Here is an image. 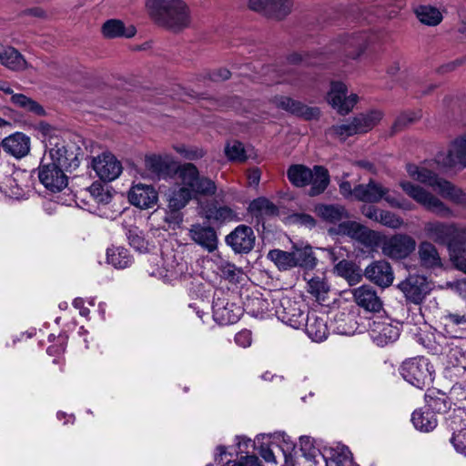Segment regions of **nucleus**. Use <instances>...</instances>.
<instances>
[{"label": "nucleus", "mask_w": 466, "mask_h": 466, "mask_svg": "<svg viewBox=\"0 0 466 466\" xmlns=\"http://www.w3.org/2000/svg\"><path fill=\"white\" fill-rule=\"evenodd\" d=\"M332 457L336 466H356L353 461L352 453L346 446H342L339 451H335Z\"/></svg>", "instance_id": "5fc2aeb1"}, {"label": "nucleus", "mask_w": 466, "mask_h": 466, "mask_svg": "<svg viewBox=\"0 0 466 466\" xmlns=\"http://www.w3.org/2000/svg\"><path fill=\"white\" fill-rule=\"evenodd\" d=\"M381 117V112L371 111L354 117L350 122L332 126L327 134L345 140L353 135L368 132L379 123Z\"/></svg>", "instance_id": "9b49d317"}, {"label": "nucleus", "mask_w": 466, "mask_h": 466, "mask_svg": "<svg viewBox=\"0 0 466 466\" xmlns=\"http://www.w3.org/2000/svg\"><path fill=\"white\" fill-rule=\"evenodd\" d=\"M315 212L321 219L328 223L334 225L339 223L337 226H335V228L339 227L341 223H344L345 221H342L343 219L349 218L348 211L341 205L320 204L316 206ZM348 221L349 220L346 222ZM332 228H334V227L329 229V233L333 236H338L337 234L330 233V229Z\"/></svg>", "instance_id": "cd10ccee"}, {"label": "nucleus", "mask_w": 466, "mask_h": 466, "mask_svg": "<svg viewBox=\"0 0 466 466\" xmlns=\"http://www.w3.org/2000/svg\"><path fill=\"white\" fill-rule=\"evenodd\" d=\"M451 260L459 270L466 274V247L465 244L455 245L449 250Z\"/></svg>", "instance_id": "3c124183"}, {"label": "nucleus", "mask_w": 466, "mask_h": 466, "mask_svg": "<svg viewBox=\"0 0 466 466\" xmlns=\"http://www.w3.org/2000/svg\"><path fill=\"white\" fill-rule=\"evenodd\" d=\"M268 258L271 260L279 270H289L296 268L295 258L291 251L272 249L268 253Z\"/></svg>", "instance_id": "37998d69"}, {"label": "nucleus", "mask_w": 466, "mask_h": 466, "mask_svg": "<svg viewBox=\"0 0 466 466\" xmlns=\"http://www.w3.org/2000/svg\"><path fill=\"white\" fill-rule=\"evenodd\" d=\"M128 199L132 205L147 209L157 204L158 194L152 186L138 183L130 188Z\"/></svg>", "instance_id": "4be33fe9"}, {"label": "nucleus", "mask_w": 466, "mask_h": 466, "mask_svg": "<svg viewBox=\"0 0 466 466\" xmlns=\"http://www.w3.org/2000/svg\"><path fill=\"white\" fill-rule=\"evenodd\" d=\"M129 245L140 253L149 251V243L145 239L143 232L137 227H130L127 231Z\"/></svg>", "instance_id": "09e8293b"}, {"label": "nucleus", "mask_w": 466, "mask_h": 466, "mask_svg": "<svg viewBox=\"0 0 466 466\" xmlns=\"http://www.w3.org/2000/svg\"><path fill=\"white\" fill-rule=\"evenodd\" d=\"M10 102L23 111L34 116H41L45 115L44 107L33 98L20 93H16L10 97Z\"/></svg>", "instance_id": "a19ab883"}, {"label": "nucleus", "mask_w": 466, "mask_h": 466, "mask_svg": "<svg viewBox=\"0 0 466 466\" xmlns=\"http://www.w3.org/2000/svg\"><path fill=\"white\" fill-rule=\"evenodd\" d=\"M177 180L168 192L167 208L173 218L177 222H181L182 217L178 211L198 196H213L217 191V186L212 179L200 176L198 167L191 163L178 165Z\"/></svg>", "instance_id": "f03ea898"}, {"label": "nucleus", "mask_w": 466, "mask_h": 466, "mask_svg": "<svg viewBox=\"0 0 466 466\" xmlns=\"http://www.w3.org/2000/svg\"><path fill=\"white\" fill-rule=\"evenodd\" d=\"M433 366L425 357L411 358L400 367L403 379L418 389H423L433 381Z\"/></svg>", "instance_id": "9d476101"}, {"label": "nucleus", "mask_w": 466, "mask_h": 466, "mask_svg": "<svg viewBox=\"0 0 466 466\" xmlns=\"http://www.w3.org/2000/svg\"><path fill=\"white\" fill-rule=\"evenodd\" d=\"M370 339L380 347L394 342L400 336V329L392 322H368L367 329Z\"/></svg>", "instance_id": "aec40b11"}, {"label": "nucleus", "mask_w": 466, "mask_h": 466, "mask_svg": "<svg viewBox=\"0 0 466 466\" xmlns=\"http://www.w3.org/2000/svg\"><path fill=\"white\" fill-rule=\"evenodd\" d=\"M273 103L277 107L307 120L317 118L319 116V110L317 107H309L288 96H276Z\"/></svg>", "instance_id": "b1692460"}, {"label": "nucleus", "mask_w": 466, "mask_h": 466, "mask_svg": "<svg viewBox=\"0 0 466 466\" xmlns=\"http://www.w3.org/2000/svg\"><path fill=\"white\" fill-rule=\"evenodd\" d=\"M204 217L208 221L219 225L239 219L238 213L228 206H212L205 211Z\"/></svg>", "instance_id": "f704fd0d"}, {"label": "nucleus", "mask_w": 466, "mask_h": 466, "mask_svg": "<svg viewBox=\"0 0 466 466\" xmlns=\"http://www.w3.org/2000/svg\"><path fill=\"white\" fill-rule=\"evenodd\" d=\"M89 190L97 203H108L110 201L111 196L105 192L99 184H92Z\"/></svg>", "instance_id": "4d7b16f0"}, {"label": "nucleus", "mask_w": 466, "mask_h": 466, "mask_svg": "<svg viewBox=\"0 0 466 466\" xmlns=\"http://www.w3.org/2000/svg\"><path fill=\"white\" fill-rule=\"evenodd\" d=\"M398 288L408 300L415 304L421 302L431 290L426 278L420 275H410L398 285Z\"/></svg>", "instance_id": "6ab92c4d"}, {"label": "nucleus", "mask_w": 466, "mask_h": 466, "mask_svg": "<svg viewBox=\"0 0 466 466\" xmlns=\"http://www.w3.org/2000/svg\"><path fill=\"white\" fill-rule=\"evenodd\" d=\"M330 233L347 235L366 248L379 247L381 253L392 260L404 259L416 248V241L407 234L397 233L386 236L356 221L341 223L339 227L330 229Z\"/></svg>", "instance_id": "f257e3e1"}, {"label": "nucleus", "mask_w": 466, "mask_h": 466, "mask_svg": "<svg viewBox=\"0 0 466 466\" xmlns=\"http://www.w3.org/2000/svg\"><path fill=\"white\" fill-rule=\"evenodd\" d=\"M292 253L295 258L296 267L306 269H313L316 267L318 259L310 245L303 242L295 243L292 246Z\"/></svg>", "instance_id": "2f4dec72"}, {"label": "nucleus", "mask_w": 466, "mask_h": 466, "mask_svg": "<svg viewBox=\"0 0 466 466\" xmlns=\"http://www.w3.org/2000/svg\"><path fill=\"white\" fill-rule=\"evenodd\" d=\"M382 199L390 207L404 211H410L415 208L400 192L391 190L374 179H370L367 184H360L355 187V200L378 203Z\"/></svg>", "instance_id": "39448f33"}, {"label": "nucleus", "mask_w": 466, "mask_h": 466, "mask_svg": "<svg viewBox=\"0 0 466 466\" xmlns=\"http://www.w3.org/2000/svg\"><path fill=\"white\" fill-rule=\"evenodd\" d=\"M153 259L157 260V268L147 269L150 276L162 279L166 282H171L184 273L185 267L183 264L177 263L176 266H171L170 268H166L158 266L160 259L157 257H154Z\"/></svg>", "instance_id": "79ce46f5"}, {"label": "nucleus", "mask_w": 466, "mask_h": 466, "mask_svg": "<svg viewBox=\"0 0 466 466\" xmlns=\"http://www.w3.org/2000/svg\"><path fill=\"white\" fill-rule=\"evenodd\" d=\"M222 277L231 283H240L243 279L244 272L241 268L228 261H221L218 266Z\"/></svg>", "instance_id": "8fccbe9b"}, {"label": "nucleus", "mask_w": 466, "mask_h": 466, "mask_svg": "<svg viewBox=\"0 0 466 466\" xmlns=\"http://www.w3.org/2000/svg\"><path fill=\"white\" fill-rule=\"evenodd\" d=\"M378 223L392 229H398L403 226L404 221L399 215L382 209Z\"/></svg>", "instance_id": "603ef678"}, {"label": "nucleus", "mask_w": 466, "mask_h": 466, "mask_svg": "<svg viewBox=\"0 0 466 466\" xmlns=\"http://www.w3.org/2000/svg\"><path fill=\"white\" fill-rule=\"evenodd\" d=\"M235 341L243 348L248 347L251 344V332L247 329L241 330L236 334Z\"/></svg>", "instance_id": "052dcab7"}, {"label": "nucleus", "mask_w": 466, "mask_h": 466, "mask_svg": "<svg viewBox=\"0 0 466 466\" xmlns=\"http://www.w3.org/2000/svg\"><path fill=\"white\" fill-rule=\"evenodd\" d=\"M426 408L434 415L445 413L451 408L450 398L442 391L429 390L425 394Z\"/></svg>", "instance_id": "473e14b6"}, {"label": "nucleus", "mask_w": 466, "mask_h": 466, "mask_svg": "<svg viewBox=\"0 0 466 466\" xmlns=\"http://www.w3.org/2000/svg\"><path fill=\"white\" fill-rule=\"evenodd\" d=\"M412 327L410 332L417 338L420 344L430 343L436 340V335L442 334L438 328L433 327L430 322H410Z\"/></svg>", "instance_id": "ea45409f"}, {"label": "nucleus", "mask_w": 466, "mask_h": 466, "mask_svg": "<svg viewBox=\"0 0 466 466\" xmlns=\"http://www.w3.org/2000/svg\"><path fill=\"white\" fill-rule=\"evenodd\" d=\"M381 210L382 209H380L377 207L368 206V207L362 208L361 211H362V214L366 218H368L373 221L379 222V218L380 216Z\"/></svg>", "instance_id": "e2e57ef3"}, {"label": "nucleus", "mask_w": 466, "mask_h": 466, "mask_svg": "<svg viewBox=\"0 0 466 466\" xmlns=\"http://www.w3.org/2000/svg\"><path fill=\"white\" fill-rule=\"evenodd\" d=\"M44 143L45 154L41 159L44 163L57 165L72 171L79 167L80 161L76 153L69 147L57 130H47L45 133Z\"/></svg>", "instance_id": "423d86ee"}, {"label": "nucleus", "mask_w": 466, "mask_h": 466, "mask_svg": "<svg viewBox=\"0 0 466 466\" xmlns=\"http://www.w3.org/2000/svg\"><path fill=\"white\" fill-rule=\"evenodd\" d=\"M419 258L423 267L429 268H441V258L436 247L429 242L423 241L419 246Z\"/></svg>", "instance_id": "e433bc0d"}, {"label": "nucleus", "mask_w": 466, "mask_h": 466, "mask_svg": "<svg viewBox=\"0 0 466 466\" xmlns=\"http://www.w3.org/2000/svg\"><path fill=\"white\" fill-rule=\"evenodd\" d=\"M347 86L340 81L332 82L327 95L328 103L339 114H348L358 102L356 94L347 95Z\"/></svg>", "instance_id": "ddd939ff"}, {"label": "nucleus", "mask_w": 466, "mask_h": 466, "mask_svg": "<svg viewBox=\"0 0 466 466\" xmlns=\"http://www.w3.org/2000/svg\"><path fill=\"white\" fill-rule=\"evenodd\" d=\"M73 306L79 309V315L81 318H89L90 310L88 308L85 307V301L81 298H76L73 301Z\"/></svg>", "instance_id": "0e129e2a"}, {"label": "nucleus", "mask_w": 466, "mask_h": 466, "mask_svg": "<svg viewBox=\"0 0 466 466\" xmlns=\"http://www.w3.org/2000/svg\"><path fill=\"white\" fill-rule=\"evenodd\" d=\"M0 64L11 71L20 72L28 68L29 65L24 56L13 46H5L0 50Z\"/></svg>", "instance_id": "7c9ffc66"}, {"label": "nucleus", "mask_w": 466, "mask_h": 466, "mask_svg": "<svg viewBox=\"0 0 466 466\" xmlns=\"http://www.w3.org/2000/svg\"><path fill=\"white\" fill-rule=\"evenodd\" d=\"M436 163L426 161L420 165L407 164L406 171L410 178L432 188L439 196L459 206H466V192L450 181L441 177Z\"/></svg>", "instance_id": "7ed1b4c3"}, {"label": "nucleus", "mask_w": 466, "mask_h": 466, "mask_svg": "<svg viewBox=\"0 0 466 466\" xmlns=\"http://www.w3.org/2000/svg\"><path fill=\"white\" fill-rule=\"evenodd\" d=\"M37 170L39 181L51 192L62 191L68 183L66 172L72 171L57 165L44 163V160H41Z\"/></svg>", "instance_id": "f8f14e48"}, {"label": "nucleus", "mask_w": 466, "mask_h": 466, "mask_svg": "<svg viewBox=\"0 0 466 466\" xmlns=\"http://www.w3.org/2000/svg\"><path fill=\"white\" fill-rule=\"evenodd\" d=\"M145 167L151 173L166 177L171 171L177 172L176 161L170 155H147L145 157Z\"/></svg>", "instance_id": "393cba45"}, {"label": "nucleus", "mask_w": 466, "mask_h": 466, "mask_svg": "<svg viewBox=\"0 0 466 466\" xmlns=\"http://www.w3.org/2000/svg\"><path fill=\"white\" fill-rule=\"evenodd\" d=\"M411 421L416 429L425 432L432 431L438 423L435 415L429 410H415L411 415Z\"/></svg>", "instance_id": "c03bdc74"}, {"label": "nucleus", "mask_w": 466, "mask_h": 466, "mask_svg": "<svg viewBox=\"0 0 466 466\" xmlns=\"http://www.w3.org/2000/svg\"><path fill=\"white\" fill-rule=\"evenodd\" d=\"M307 282L306 290L317 301H325L329 292V285L327 282L324 273L312 275L309 272L304 274Z\"/></svg>", "instance_id": "c756f323"}, {"label": "nucleus", "mask_w": 466, "mask_h": 466, "mask_svg": "<svg viewBox=\"0 0 466 466\" xmlns=\"http://www.w3.org/2000/svg\"><path fill=\"white\" fill-rule=\"evenodd\" d=\"M340 194L347 199L355 200V187H351V184L349 181H342L339 185Z\"/></svg>", "instance_id": "680f3d73"}, {"label": "nucleus", "mask_w": 466, "mask_h": 466, "mask_svg": "<svg viewBox=\"0 0 466 466\" xmlns=\"http://www.w3.org/2000/svg\"><path fill=\"white\" fill-rule=\"evenodd\" d=\"M92 167L96 176L103 181L110 182L122 173V165L110 152H104L92 160Z\"/></svg>", "instance_id": "2eb2a0df"}, {"label": "nucleus", "mask_w": 466, "mask_h": 466, "mask_svg": "<svg viewBox=\"0 0 466 466\" xmlns=\"http://www.w3.org/2000/svg\"><path fill=\"white\" fill-rule=\"evenodd\" d=\"M329 329L339 335L353 336L366 331L365 322H330Z\"/></svg>", "instance_id": "de8ad7c7"}, {"label": "nucleus", "mask_w": 466, "mask_h": 466, "mask_svg": "<svg viewBox=\"0 0 466 466\" xmlns=\"http://www.w3.org/2000/svg\"><path fill=\"white\" fill-rule=\"evenodd\" d=\"M298 325L290 324L293 329H303L309 338L315 342H321L328 337L329 326L328 322H297Z\"/></svg>", "instance_id": "58836bf2"}, {"label": "nucleus", "mask_w": 466, "mask_h": 466, "mask_svg": "<svg viewBox=\"0 0 466 466\" xmlns=\"http://www.w3.org/2000/svg\"><path fill=\"white\" fill-rule=\"evenodd\" d=\"M259 454L267 462H276L274 452L268 446L261 445Z\"/></svg>", "instance_id": "69168bd1"}, {"label": "nucleus", "mask_w": 466, "mask_h": 466, "mask_svg": "<svg viewBox=\"0 0 466 466\" xmlns=\"http://www.w3.org/2000/svg\"><path fill=\"white\" fill-rule=\"evenodd\" d=\"M300 451L302 455L309 461L316 458L319 451L315 448L313 439L309 436H301L299 438Z\"/></svg>", "instance_id": "6e6d98bb"}, {"label": "nucleus", "mask_w": 466, "mask_h": 466, "mask_svg": "<svg viewBox=\"0 0 466 466\" xmlns=\"http://www.w3.org/2000/svg\"><path fill=\"white\" fill-rule=\"evenodd\" d=\"M106 261L116 269H124L132 265L133 258L127 248L111 247L106 250Z\"/></svg>", "instance_id": "4c0bfd02"}, {"label": "nucleus", "mask_w": 466, "mask_h": 466, "mask_svg": "<svg viewBox=\"0 0 466 466\" xmlns=\"http://www.w3.org/2000/svg\"><path fill=\"white\" fill-rule=\"evenodd\" d=\"M146 7L157 24L168 29L179 31L190 24L189 9L183 0H147Z\"/></svg>", "instance_id": "20e7f679"}, {"label": "nucleus", "mask_w": 466, "mask_h": 466, "mask_svg": "<svg viewBox=\"0 0 466 466\" xmlns=\"http://www.w3.org/2000/svg\"><path fill=\"white\" fill-rule=\"evenodd\" d=\"M442 155L438 156L433 162L442 163L445 167H455L460 165L466 167V133L455 138L451 144L446 157Z\"/></svg>", "instance_id": "5701e85b"}, {"label": "nucleus", "mask_w": 466, "mask_h": 466, "mask_svg": "<svg viewBox=\"0 0 466 466\" xmlns=\"http://www.w3.org/2000/svg\"><path fill=\"white\" fill-rule=\"evenodd\" d=\"M335 271L339 276L344 278L351 286L359 283L364 276L360 266L345 259L336 264Z\"/></svg>", "instance_id": "c9c22d12"}, {"label": "nucleus", "mask_w": 466, "mask_h": 466, "mask_svg": "<svg viewBox=\"0 0 466 466\" xmlns=\"http://www.w3.org/2000/svg\"><path fill=\"white\" fill-rule=\"evenodd\" d=\"M451 442L458 452L466 455V433L453 434Z\"/></svg>", "instance_id": "13d9d810"}, {"label": "nucleus", "mask_w": 466, "mask_h": 466, "mask_svg": "<svg viewBox=\"0 0 466 466\" xmlns=\"http://www.w3.org/2000/svg\"><path fill=\"white\" fill-rule=\"evenodd\" d=\"M399 186L409 198L426 210L443 218L453 216L451 208L422 186L405 179L400 180Z\"/></svg>", "instance_id": "1a4fd4ad"}, {"label": "nucleus", "mask_w": 466, "mask_h": 466, "mask_svg": "<svg viewBox=\"0 0 466 466\" xmlns=\"http://www.w3.org/2000/svg\"><path fill=\"white\" fill-rule=\"evenodd\" d=\"M225 154L231 161H244L246 159L244 147L242 143L238 141L228 143L225 147Z\"/></svg>", "instance_id": "864d4df0"}, {"label": "nucleus", "mask_w": 466, "mask_h": 466, "mask_svg": "<svg viewBox=\"0 0 466 466\" xmlns=\"http://www.w3.org/2000/svg\"><path fill=\"white\" fill-rule=\"evenodd\" d=\"M260 171L258 168H253L248 172V182L249 186H258L260 181Z\"/></svg>", "instance_id": "338daca9"}, {"label": "nucleus", "mask_w": 466, "mask_h": 466, "mask_svg": "<svg viewBox=\"0 0 466 466\" xmlns=\"http://www.w3.org/2000/svg\"><path fill=\"white\" fill-rule=\"evenodd\" d=\"M256 237L252 228L246 225L238 226L226 237V243L237 254L249 253L255 245Z\"/></svg>", "instance_id": "dca6fc26"}, {"label": "nucleus", "mask_w": 466, "mask_h": 466, "mask_svg": "<svg viewBox=\"0 0 466 466\" xmlns=\"http://www.w3.org/2000/svg\"><path fill=\"white\" fill-rule=\"evenodd\" d=\"M342 44L349 57L352 59L360 58L368 49L370 41L367 33H354L345 35L342 38Z\"/></svg>", "instance_id": "c85d7f7f"}, {"label": "nucleus", "mask_w": 466, "mask_h": 466, "mask_svg": "<svg viewBox=\"0 0 466 466\" xmlns=\"http://www.w3.org/2000/svg\"><path fill=\"white\" fill-rule=\"evenodd\" d=\"M293 220L300 226L312 228L316 225V221L312 216L305 213H299L293 216Z\"/></svg>", "instance_id": "bf43d9fd"}, {"label": "nucleus", "mask_w": 466, "mask_h": 466, "mask_svg": "<svg viewBox=\"0 0 466 466\" xmlns=\"http://www.w3.org/2000/svg\"><path fill=\"white\" fill-rule=\"evenodd\" d=\"M423 231L427 238L446 246L448 250L453 249L455 245L466 244V226L454 222L428 221L424 224Z\"/></svg>", "instance_id": "6e6552de"}, {"label": "nucleus", "mask_w": 466, "mask_h": 466, "mask_svg": "<svg viewBox=\"0 0 466 466\" xmlns=\"http://www.w3.org/2000/svg\"><path fill=\"white\" fill-rule=\"evenodd\" d=\"M248 211L256 217L277 215V206L266 198H258L250 202Z\"/></svg>", "instance_id": "a18cd8bd"}, {"label": "nucleus", "mask_w": 466, "mask_h": 466, "mask_svg": "<svg viewBox=\"0 0 466 466\" xmlns=\"http://www.w3.org/2000/svg\"><path fill=\"white\" fill-rule=\"evenodd\" d=\"M1 147L8 155L22 158L30 151V138L23 133L16 132L6 137L2 141Z\"/></svg>", "instance_id": "a878e982"}, {"label": "nucleus", "mask_w": 466, "mask_h": 466, "mask_svg": "<svg viewBox=\"0 0 466 466\" xmlns=\"http://www.w3.org/2000/svg\"><path fill=\"white\" fill-rule=\"evenodd\" d=\"M102 33L107 38L133 37L137 30L133 25H126L121 20L110 19L104 23Z\"/></svg>", "instance_id": "72a5a7b5"}, {"label": "nucleus", "mask_w": 466, "mask_h": 466, "mask_svg": "<svg viewBox=\"0 0 466 466\" xmlns=\"http://www.w3.org/2000/svg\"><path fill=\"white\" fill-rule=\"evenodd\" d=\"M249 8L282 19L291 10L292 0H249Z\"/></svg>", "instance_id": "412c9836"}, {"label": "nucleus", "mask_w": 466, "mask_h": 466, "mask_svg": "<svg viewBox=\"0 0 466 466\" xmlns=\"http://www.w3.org/2000/svg\"><path fill=\"white\" fill-rule=\"evenodd\" d=\"M28 180L29 175L25 171L14 170L10 175L0 177V191L10 198H24L28 187L25 182Z\"/></svg>", "instance_id": "4468645a"}, {"label": "nucleus", "mask_w": 466, "mask_h": 466, "mask_svg": "<svg viewBox=\"0 0 466 466\" xmlns=\"http://www.w3.org/2000/svg\"><path fill=\"white\" fill-rule=\"evenodd\" d=\"M205 155L204 151L200 148L191 147L187 148V153L185 154V158L188 160H196L203 157Z\"/></svg>", "instance_id": "774afa93"}, {"label": "nucleus", "mask_w": 466, "mask_h": 466, "mask_svg": "<svg viewBox=\"0 0 466 466\" xmlns=\"http://www.w3.org/2000/svg\"><path fill=\"white\" fill-rule=\"evenodd\" d=\"M356 303L370 312H379L382 308V302L376 291L369 285H362L352 290Z\"/></svg>", "instance_id": "bb28decb"}, {"label": "nucleus", "mask_w": 466, "mask_h": 466, "mask_svg": "<svg viewBox=\"0 0 466 466\" xmlns=\"http://www.w3.org/2000/svg\"><path fill=\"white\" fill-rule=\"evenodd\" d=\"M287 177L289 182L297 187L310 185L309 194L312 197L324 192L329 183L328 170L320 166H315L310 169L300 164L291 165L287 170Z\"/></svg>", "instance_id": "0eeeda50"}, {"label": "nucleus", "mask_w": 466, "mask_h": 466, "mask_svg": "<svg viewBox=\"0 0 466 466\" xmlns=\"http://www.w3.org/2000/svg\"><path fill=\"white\" fill-rule=\"evenodd\" d=\"M417 18L424 25L434 26L442 20L440 10L431 5H420L415 9Z\"/></svg>", "instance_id": "49530a36"}, {"label": "nucleus", "mask_w": 466, "mask_h": 466, "mask_svg": "<svg viewBox=\"0 0 466 466\" xmlns=\"http://www.w3.org/2000/svg\"><path fill=\"white\" fill-rule=\"evenodd\" d=\"M364 277L373 284L385 289L394 280V272L390 262L385 259L374 260L363 270Z\"/></svg>", "instance_id": "f3484780"}, {"label": "nucleus", "mask_w": 466, "mask_h": 466, "mask_svg": "<svg viewBox=\"0 0 466 466\" xmlns=\"http://www.w3.org/2000/svg\"><path fill=\"white\" fill-rule=\"evenodd\" d=\"M188 237L195 244L208 253L218 249V236L211 226L200 223L193 224L188 229Z\"/></svg>", "instance_id": "a211bd4d"}]
</instances>
